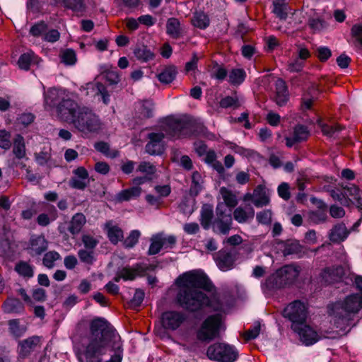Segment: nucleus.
I'll return each mask as SVG.
<instances>
[{"label": "nucleus", "mask_w": 362, "mask_h": 362, "mask_svg": "<svg viewBox=\"0 0 362 362\" xmlns=\"http://www.w3.org/2000/svg\"><path fill=\"white\" fill-rule=\"evenodd\" d=\"M254 216L255 211L252 207L245 210L240 206L236 208L233 211L234 219L239 223H246L247 221L252 219Z\"/></svg>", "instance_id": "29"}, {"label": "nucleus", "mask_w": 362, "mask_h": 362, "mask_svg": "<svg viewBox=\"0 0 362 362\" xmlns=\"http://www.w3.org/2000/svg\"><path fill=\"white\" fill-rule=\"evenodd\" d=\"M45 105L46 107H54L64 100L66 97L64 96V93L62 90L57 88H50L44 94Z\"/></svg>", "instance_id": "21"}, {"label": "nucleus", "mask_w": 362, "mask_h": 362, "mask_svg": "<svg viewBox=\"0 0 362 362\" xmlns=\"http://www.w3.org/2000/svg\"><path fill=\"white\" fill-rule=\"evenodd\" d=\"M309 218L313 223L320 224L326 221L327 216L325 211L317 210L310 212Z\"/></svg>", "instance_id": "56"}, {"label": "nucleus", "mask_w": 362, "mask_h": 362, "mask_svg": "<svg viewBox=\"0 0 362 362\" xmlns=\"http://www.w3.org/2000/svg\"><path fill=\"white\" fill-rule=\"evenodd\" d=\"M273 12L281 20L287 18V4L284 0H276L274 1Z\"/></svg>", "instance_id": "44"}, {"label": "nucleus", "mask_w": 362, "mask_h": 362, "mask_svg": "<svg viewBox=\"0 0 362 362\" xmlns=\"http://www.w3.org/2000/svg\"><path fill=\"white\" fill-rule=\"evenodd\" d=\"M261 325L259 322H256L254 326L246 331L244 337L247 341L255 339L259 334Z\"/></svg>", "instance_id": "64"}, {"label": "nucleus", "mask_w": 362, "mask_h": 362, "mask_svg": "<svg viewBox=\"0 0 362 362\" xmlns=\"http://www.w3.org/2000/svg\"><path fill=\"white\" fill-rule=\"evenodd\" d=\"M276 96L275 101L279 106L284 105L288 100L287 86L284 80L279 78L275 83Z\"/></svg>", "instance_id": "24"}, {"label": "nucleus", "mask_w": 362, "mask_h": 362, "mask_svg": "<svg viewBox=\"0 0 362 362\" xmlns=\"http://www.w3.org/2000/svg\"><path fill=\"white\" fill-rule=\"evenodd\" d=\"M320 127L323 134L329 137L334 136L335 134L341 129V127L339 125L320 124Z\"/></svg>", "instance_id": "58"}, {"label": "nucleus", "mask_w": 362, "mask_h": 362, "mask_svg": "<svg viewBox=\"0 0 362 362\" xmlns=\"http://www.w3.org/2000/svg\"><path fill=\"white\" fill-rule=\"evenodd\" d=\"M194 124L191 119L184 116L168 117L163 125V130L167 136L178 139L189 136L192 134Z\"/></svg>", "instance_id": "4"}, {"label": "nucleus", "mask_w": 362, "mask_h": 362, "mask_svg": "<svg viewBox=\"0 0 362 362\" xmlns=\"http://www.w3.org/2000/svg\"><path fill=\"white\" fill-rule=\"evenodd\" d=\"M41 339L38 336H32L23 340L18 341L17 353L18 358L23 360L28 357L37 347L40 346Z\"/></svg>", "instance_id": "11"}, {"label": "nucleus", "mask_w": 362, "mask_h": 362, "mask_svg": "<svg viewBox=\"0 0 362 362\" xmlns=\"http://www.w3.org/2000/svg\"><path fill=\"white\" fill-rule=\"evenodd\" d=\"M78 132L88 134L97 133L101 129L102 123L98 115L86 107H82L73 123Z\"/></svg>", "instance_id": "5"}, {"label": "nucleus", "mask_w": 362, "mask_h": 362, "mask_svg": "<svg viewBox=\"0 0 362 362\" xmlns=\"http://www.w3.org/2000/svg\"><path fill=\"white\" fill-rule=\"evenodd\" d=\"M264 286L268 290H276L286 286L277 270L269 276L264 282Z\"/></svg>", "instance_id": "33"}, {"label": "nucleus", "mask_w": 362, "mask_h": 362, "mask_svg": "<svg viewBox=\"0 0 362 362\" xmlns=\"http://www.w3.org/2000/svg\"><path fill=\"white\" fill-rule=\"evenodd\" d=\"M80 260L86 264H92L94 261L93 250L81 249L78 252Z\"/></svg>", "instance_id": "59"}, {"label": "nucleus", "mask_w": 362, "mask_h": 362, "mask_svg": "<svg viewBox=\"0 0 362 362\" xmlns=\"http://www.w3.org/2000/svg\"><path fill=\"white\" fill-rule=\"evenodd\" d=\"M47 29V25L45 22L40 21L30 28V33L34 37H39L43 34Z\"/></svg>", "instance_id": "61"}, {"label": "nucleus", "mask_w": 362, "mask_h": 362, "mask_svg": "<svg viewBox=\"0 0 362 362\" xmlns=\"http://www.w3.org/2000/svg\"><path fill=\"white\" fill-rule=\"evenodd\" d=\"M219 192L224 202L225 207L234 208L238 204L237 197L231 190L222 187L220 188Z\"/></svg>", "instance_id": "36"}, {"label": "nucleus", "mask_w": 362, "mask_h": 362, "mask_svg": "<svg viewBox=\"0 0 362 362\" xmlns=\"http://www.w3.org/2000/svg\"><path fill=\"white\" fill-rule=\"evenodd\" d=\"M216 213V218L213 223L214 231L223 235L228 234L233 223L230 211H227L223 203H218Z\"/></svg>", "instance_id": "8"}, {"label": "nucleus", "mask_w": 362, "mask_h": 362, "mask_svg": "<svg viewBox=\"0 0 362 362\" xmlns=\"http://www.w3.org/2000/svg\"><path fill=\"white\" fill-rule=\"evenodd\" d=\"M309 135L310 132L305 126L298 124L293 127L291 134L285 138L286 145L291 148L296 144L306 141Z\"/></svg>", "instance_id": "14"}, {"label": "nucleus", "mask_w": 362, "mask_h": 362, "mask_svg": "<svg viewBox=\"0 0 362 362\" xmlns=\"http://www.w3.org/2000/svg\"><path fill=\"white\" fill-rule=\"evenodd\" d=\"M105 77L111 84H117L119 81V76L116 67L105 66V69L103 71Z\"/></svg>", "instance_id": "49"}, {"label": "nucleus", "mask_w": 362, "mask_h": 362, "mask_svg": "<svg viewBox=\"0 0 362 362\" xmlns=\"http://www.w3.org/2000/svg\"><path fill=\"white\" fill-rule=\"evenodd\" d=\"M361 308L362 298L358 293H354L329 306V314L336 327L344 330L349 325L352 315Z\"/></svg>", "instance_id": "2"}, {"label": "nucleus", "mask_w": 362, "mask_h": 362, "mask_svg": "<svg viewBox=\"0 0 362 362\" xmlns=\"http://www.w3.org/2000/svg\"><path fill=\"white\" fill-rule=\"evenodd\" d=\"M246 76V73L243 69H233L228 74V82L234 86L241 84Z\"/></svg>", "instance_id": "38"}, {"label": "nucleus", "mask_w": 362, "mask_h": 362, "mask_svg": "<svg viewBox=\"0 0 362 362\" xmlns=\"http://www.w3.org/2000/svg\"><path fill=\"white\" fill-rule=\"evenodd\" d=\"M148 270V266L142 263H138L132 267H125L119 269L122 279L124 281L134 280L136 276H143Z\"/></svg>", "instance_id": "19"}, {"label": "nucleus", "mask_w": 362, "mask_h": 362, "mask_svg": "<svg viewBox=\"0 0 362 362\" xmlns=\"http://www.w3.org/2000/svg\"><path fill=\"white\" fill-rule=\"evenodd\" d=\"M1 308L3 312L7 314H19L24 311L23 304L15 298H8L3 303Z\"/></svg>", "instance_id": "25"}, {"label": "nucleus", "mask_w": 362, "mask_h": 362, "mask_svg": "<svg viewBox=\"0 0 362 362\" xmlns=\"http://www.w3.org/2000/svg\"><path fill=\"white\" fill-rule=\"evenodd\" d=\"M11 133L2 129L0 130V148L8 150L11 146Z\"/></svg>", "instance_id": "60"}, {"label": "nucleus", "mask_w": 362, "mask_h": 362, "mask_svg": "<svg viewBox=\"0 0 362 362\" xmlns=\"http://www.w3.org/2000/svg\"><path fill=\"white\" fill-rule=\"evenodd\" d=\"M57 218V210L52 206V210L49 216L46 214H40L37 218V223L41 226H48L51 221H54Z\"/></svg>", "instance_id": "48"}, {"label": "nucleus", "mask_w": 362, "mask_h": 362, "mask_svg": "<svg viewBox=\"0 0 362 362\" xmlns=\"http://www.w3.org/2000/svg\"><path fill=\"white\" fill-rule=\"evenodd\" d=\"M163 248L161 243V233L155 235L151 238V245L148 251L149 255L158 254Z\"/></svg>", "instance_id": "46"}, {"label": "nucleus", "mask_w": 362, "mask_h": 362, "mask_svg": "<svg viewBox=\"0 0 362 362\" xmlns=\"http://www.w3.org/2000/svg\"><path fill=\"white\" fill-rule=\"evenodd\" d=\"M8 325L9 332L16 338L22 337L27 331V327L23 325H21L18 319L9 320L8 322Z\"/></svg>", "instance_id": "35"}, {"label": "nucleus", "mask_w": 362, "mask_h": 362, "mask_svg": "<svg viewBox=\"0 0 362 362\" xmlns=\"http://www.w3.org/2000/svg\"><path fill=\"white\" fill-rule=\"evenodd\" d=\"M180 286L177 295L178 304L190 313H196L209 307L214 311H221L223 305L214 296L209 298L199 288H208V279L206 276L196 273H186L177 279Z\"/></svg>", "instance_id": "1"}, {"label": "nucleus", "mask_w": 362, "mask_h": 362, "mask_svg": "<svg viewBox=\"0 0 362 362\" xmlns=\"http://www.w3.org/2000/svg\"><path fill=\"white\" fill-rule=\"evenodd\" d=\"M300 267L294 264H287L277 269L278 274L286 286L292 284L300 274Z\"/></svg>", "instance_id": "17"}, {"label": "nucleus", "mask_w": 362, "mask_h": 362, "mask_svg": "<svg viewBox=\"0 0 362 362\" xmlns=\"http://www.w3.org/2000/svg\"><path fill=\"white\" fill-rule=\"evenodd\" d=\"M94 148L95 150L103 153L106 157L116 158L118 156V151L116 150H111L108 143L105 141H98L95 143Z\"/></svg>", "instance_id": "39"}, {"label": "nucleus", "mask_w": 362, "mask_h": 362, "mask_svg": "<svg viewBox=\"0 0 362 362\" xmlns=\"http://www.w3.org/2000/svg\"><path fill=\"white\" fill-rule=\"evenodd\" d=\"M15 270L19 275L25 278L30 279L34 275L33 267L26 262L21 261L17 263Z\"/></svg>", "instance_id": "40"}, {"label": "nucleus", "mask_w": 362, "mask_h": 362, "mask_svg": "<svg viewBox=\"0 0 362 362\" xmlns=\"http://www.w3.org/2000/svg\"><path fill=\"white\" fill-rule=\"evenodd\" d=\"M81 107L74 100L66 97L57 105V114L60 119L72 124Z\"/></svg>", "instance_id": "9"}, {"label": "nucleus", "mask_w": 362, "mask_h": 362, "mask_svg": "<svg viewBox=\"0 0 362 362\" xmlns=\"http://www.w3.org/2000/svg\"><path fill=\"white\" fill-rule=\"evenodd\" d=\"M37 63V57L30 51L21 54L18 59V64L21 69L28 70L31 64Z\"/></svg>", "instance_id": "37"}, {"label": "nucleus", "mask_w": 362, "mask_h": 362, "mask_svg": "<svg viewBox=\"0 0 362 362\" xmlns=\"http://www.w3.org/2000/svg\"><path fill=\"white\" fill-rule=\"evenodd\" d=\"M60 255L55 251H49L44 255L42 262L43 264L47 268H52L55 261L59 259Z\"/></svg>", "instance_id": "53"}, {"label": "nucleus", "mask_w": 362, "mask_h": 362, "mask_svg": "<svg viewBox=\"0 0 362 362\" xmlns=\"http://www.w3.org/2000/svg\"><path fill=\"white\" fill-rule=\"evenodd\" d=\"M136 171L145 174V176L151 177L156 173V168L151 163L143 161L138 165Z\"/></svg>", "instance_id": "54"}, {"label": "nucleus", "mask_w": 362, "mask_h": 362, "mask_svg": "<svg viewBox=\"0 0 362 362\" xmlns=\"http://www.w3.org/2000/svg\"><path fill=\"white\" fill-rule=\"evenodd\" d=\"M207 357L218 362H235L238 357V352L226 343H214L210 345L206 351Z\"/></svg>", "instance_id": "6"}, {"label": "nucleus", "mask_w": 362, "mask_h": 362, "mask_svg": "<svg viewBox=\"0 0 362 362\" xmlns=\"http://www.w3.org/2000/svg\"><path fill=\"white\" fill-rule=\"evenodd\" d=\"M136 58L142 62H148L154 57V54L147 47L141 45L137 47L134 51Z\"/></svg>", "instance_id": "42"}, {"label": "nucleus", "mask_w": 362, "mask_h": 362, "mask_svg": "<svg viewBox=\"0 0 362 362\" xmlns=\"http://www.w3.org/2000/svg\"><path fill=\"white\" fill-rule=\"evenodd\" d=\"M305 63L300 59L295 58L288 63L287 69L290 72H300L303 70Z\"/></svg>", "instance_id": "62"}, {"label": "nucleus", "mask_w": 362, "mask_h": 362, "mask_svg": "<svg viewBox=\"0 0 362 362\" xmlns=\"http://www.w3.org/2000/svg\"><path fill=\"white\" fill-rule=\"evenodd\" d=\"M214 259L218 267L223 272L228 271L233 268L235 257L233 254L228 251H218L216 254Z\"/></svg>", "instance_id": "18"}, {"label": "nucleus", "mask_w": 362, "mask_h": 362, "mask_svg": "<svg viewBox=\"0 0 362 362\" xmlns=\"http://www.w3.org/2000/svg\"><path fill=\"white\" fill-rule=\"evenodd\" d=\"M344 275V269L342 266H332L326 267L319 274V282L328 285L337 282Z\"/></svg>", "instance_id": "12"}, {"label": "nucleus", "mask_w": 362, "mask_h": 362, "mask_svg": "<svg viewBox=\"0 0 362 362\" xmlns=\"http://www.w3.org/2000/svg\"><path fill=\"white\" fill-rule=\"evenodd\" d=\"M302 251V246L297 241L289 242L286 244L284 253L285 255H298Z\"/></svg>", "instance_id": "55"}, {"label": "nucleus", "mask_w": 362, "mask_h": 362, "mask_svg": "<svg viewBox=\"0 0 362 362\" xmlns=\"http://www.w3.org/2000/svg\"><path fill=\"white\" fill-rule=\"evenodd\" d=\"M343 197L348 201V205L351 203L360 210L362 209V192L354 185H349L343 188Z\"/></svg>", "instance_id": "16"}, {"label": "nucleus", "mask_w": 362, "mask_h": 362, "mask_svg": "<svg viewBox=\"0 0 362 362\" xmlns=\"http://www.w3.org/2000/svg\"><path fill=\"white\" fill-rule=\"evenodd\" d=\"M183 29L180 21L176 18H170L166 23V33L173 39H178L183 35Z\"/></svg>", "instance_id": "26"}, {"label": "nucleus", "mask_w": 362, "mask_h": 362, "mask_svg": "<svg viewBox=\"0 0 362 362\" xmlns=\"http://www.w3.org/2000/svg\"><path fill=\"white\" fill-rule=\"evenodd\" d=\"M13 153L18 159L25 157L26 151L25 141L24 138L20 134H18L13 140Z\"/></svg>", "instance_id": "34"}, {"label": "nucleus", "mask_w": 362, "mask_h": 362, "mask_svg": "<svg viewBox=\"0 0 362 362\" xmlns=\"http://www.w3.org/2000/svg\"><path fill=\"white\" fill-rule=\"evenodd\" d=\"M86 223V216L82 213H77L72 216L67 230L74 237L81 233Z\"/></svg>", "instance_id": "22"}, {"label": "nucleus", "mask_w": 362, "mask_h": 362, "mask_svg": "<svg viewBox=\"0 0 362 362\" xmlns=\"http://www.w3.org/2000/svg\"><path fill=\"white\" fill-rule=\"evenodd\" d=\"M81 241L87 250H94L99 241L94 236L90 234H83Z\"/></svg>", "instance_id": "57"}, {"label": "nucleus", "mask_w": 362, "mask_h": 362, "mask_svg": "<svg viewBox=\"0 0 362 362\" xmlns=\"http://www.w3.org/2000/svg\"><path fill=\"white\" fill-rule=\"evenodd\" d=\"M88 180L73 177L69 181V186L74 189L83 190L88 185Z\"/></svg>", "instance_id": "63"}, {"label": "nucleus", "mask_w": 362, "mask_h": 362, "mask_svg": "<svg viewBox=\"0 0 362 362\" xmlns=\"http://www.w3.org/2000/svg\"><path fill=\"white\" fill-rule=\"evenodd\" d=\"M187 315L182 311L169 310L161 315V325L168 331L178 329L187 320Z\"/></svg>", "instance_id": "10"}, {"label": "nucleus", "mask_w": 362, "mask_h": 362, "mask_svg": "<svg viewBox=\"0 0 362 362\" xmlns=\"http://www.w3.org/2000/svg\"><path fill=\"white\" fill-rule=\"evenodd\" d=\"M142 189L141 187L133 185L132 187L122 190L117 194L118 200L129 201L131 199L136 198L141 194Z\"/></svg>", "instance_id": "32"}, {"label": "nucleus", "mask_w": 362, "mask_h": 362, "mask_svg": "<svg viewBox=\"0 0 362 362\" xmlns=\"http://www.w3.org/2000/svg\"><path fill=\"white\" fill-rule=\"evenodd\" d=\"M209 18L208 16L203 12H197L192 18V23L195 27L200 29H205L209 25Z\"/></svg>", "instance_id": "43"}, {"label": "nucleus", "mask_w": 362, "mask_h": 362, "mask_svg": "<svg viewBox=\"0 0 362 362\" xmlns=\"http://www.w3.org/2000/svg\"><path fill=\"white\" fill-rule=\"evenodd\" d=\"M141 236V233L138 230H133L130 232L129 235L123 241V245L126 248H132L139 241Z\"/></svg>", "instance_id": "51"}, {"label": "nucleus", "mask_w": 362, "mask_h": 362, "mask_svg": "<svg viewBox=\"0 0 362 362\" xmlns=\"http://www.w3.org/2000/svg\"><path fill=\"white\" fill-rule=\"evenodd\" d=\"M202 176L200 173L195 171L192 175V185L189 189L191 195L197 196L202 189Z\"/></svg>", "instance_id": "45"}, {"label": "nucleus", "mask_w": 362, "mask_h": 362, "mask_svg": "<svg viewBox=\"0 0 362 362\" xmlns=\"http://www.w3.org/2000/svg\"><path fill=\"white\" fill-rule=\"evenodd\" d=\"M213 216V206L210 204H204L201 209L200 223L204 229L209 228Z\"/></svg>", "instance_id": "30"}, {"label": "nucleus", "mask_w": 362, "mask_h": 362, "mask_svg": "<svg viewBox=\"0 0 362 362\" xmlns=\"http://www.w3.org/2000/svg\"><path fill=\"white\" fill-rule=\"evenodd\" d=\"M224 329L223 317L221 313L209 315L196 330V339L201 342H210L219 337Z\"/></svg>", "instance_id": "3"}, {"label": "nucleus", "mask_w": 362, "mask_h": 362, "mask_svg": "<svg viewBox=\"0 0 362 362\" xmlns=\"http://www.w3.org/2000/svg\"><path fill=\"white\" fill-rule=\"evenodd\" d=\"M220 107L222 108H238L240 106V103L238 96H226L222 98L219 102Z\"/></svg>", "instance_id": "50"}, {"label": "nucleus", "mask_w": 362, "mask_h": 362, "mask_svg": "<svg viewBox=\"0 0 362 362\" xmlns=\"http://www.w3.org/2000/svg\"><path fill=\"white\" fill-rule=\"evenodd\" d=\"M107 233V237L112 244H117L123 239V231L117 226H114L110 223L105 225Z\"/></svg>", "instance_id": "31"}, {"label": "nucleus", "mask_w": 362, "mask_h": 362, "mask_svg": "<svg viewBox=\"0 0 362 362\" xmlns=\"http://www.w3.org/2000/svg\"><path fill=\"white\" fill-rule=\"evenodd\" d=\"M349 231L343 223H339L333 226L329 233V239L333 243L344 241L349 235Z\"/></svg>", "instance_id": "23"}, {"label": "nucleus", "mask_w": 362, "mask_h": 362, "mask_svg": "<svg viewBox=\"0 0 362 362\" xmlns=\"http://www.w3.org/2000/svg\"><path fill=\"white\" fill-rule=\"evenodd\" d=\"M165 135L163 133H151L148 138L149 142L146 145V151L151 155H159L164 151L163 139Z\"/></svg>", "instance_id": "15"}, {"label": "nucleus", "mask_w": 362, "mask_h": 362, "mask_svg": "<svg viewBox=\"0 0 362 362\" xmlns=\"http://www.w3.org/2000/svg\"><path fill=\"white\" fill-rule=\"evenodd\" d=\"M48 242L44 235H33L30 240V253L33 256L40 255L45 252Z\"/></svg>", "instance_id": "20"}, {"label": "nucleus", "mask_w": 362, "mask_h": 362, "mask_svg": "<svg viewBox=\"0 0 362 362\" xmlns=\"http://www.w3.org/2000/svg\"><path fill=\"white\" fill-rule=\"evenodd\" d=\"M62 3L64 7L75 12H83L86 8L84 0H62Z\"/></svg>", "instance_id": "47"}, {"label": "nucleus", "mask_w": 362, "mask_h": 362, "mask_svg": "<svg viewBox=\"0 0 362 362\" xmlns=\"http://www.w3.org/2000/svg\"><path fill=\"white\" fill-rule=\"evenodd\" d=\"M61 60L66 65H74L76 62V55L71 49H66L61 52Z\"/></svg>", "instance_id": "52"}, {"label": "nucleus", "mask_w": 362, "mask_h": 362, "mask_svg": "<svg viewBox=\"0 0 362 362\" xmlns=\"http://www.w3.org/2000/svg\"><path fill=\"white\" fill-rule=\"evenodd\" d=\"M247 197L252 198V203L258 208L267 206L269 203L268 194L264 189L260 187H258V188L254 191L252 196L251 194H247L245 199Z\"/></svg>", "instance_id": "27"}, {"label": "nucleus", "mask_w": 362, "mask_h": 362, "mask_svg": "<svg viewBox=\"0 0 362 362\" xmlns=\"http://www.w3.org/2000/svg\"><path fill=\"white\" fill-rule=\"evenodd\" d=\"M177 74V71L175 66H168L163 69L161 71L157 74V78L160 83L168 84L175 80Z\"/></svg>", "instance_id": "28"}, {"label": "nucleus", "mask_w": 362, "mask_h": 362, "mask_svg": "<svg viewBox=\"0 0 362 362\" xmlns=\"http://www.w3.org/2000/svg\"><path fill=\"white\" fill-rule=\"evenodd\" d=\"M283 316L292 322L291 329H296V327L303 325L306 322L307 308L300 300H294L284 308Z\"/></svg>", "instance_id": "7"}, {"label": "nucleus", "mask_w": 362, "mask_h": 362, "mask_svg": "<svg viewBox=\"0 0 362 362\" xmlns=\"http://www.w3.org/2000/svg\"><path fill=\"white\" fill-rule=\"evenodd\" d=\"M296 328L292 329L298 334L300 341L306 346L313 345L320 339L317 332L308 325L306 322L303 325H299Z\"/></svg>", "instance_id": "13"}, {"label": "nucleus", "mask_w": 362, "mask_h": 362, "mask_svg": "<svg viewBox=\"0 0 362 362\" xmlns=\"http://www.w3.org/2000/svg\"><path fill=\"white\" fill-rule=\"evenodd\" d=\"M138 111L141 119L150 118L153 116V103L150 100L139 103Z\"/></svg>", "instance_id": "41"}]
</instances>
